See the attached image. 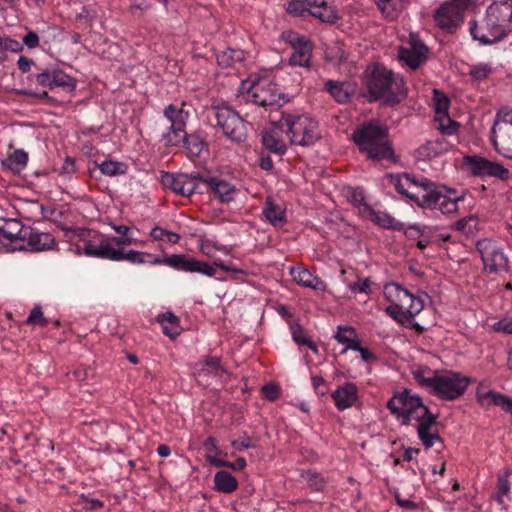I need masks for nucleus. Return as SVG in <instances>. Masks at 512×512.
<instances>
[{"instance_id": "1", "label": "nucleus", "mask_w": 512, "mask_h": 512, "mask_svg": "<svg viewBox=\"0 0 512 512\" xmlns=\"http://www.w3.org/2000/svg\"><path fill=\"white\" fill-rule=\"evenodd\" d=\"M387 408L398 419L402 418V425H409L412 420L418 422L417 434L426 449L436 442L443 444L436 426L438 414L430 412L423 404L421 397L413 394L410 389L396 392L387 402Z\"/></svg>"}, {"instance_id": "2", "label": "nucleus", "mask_w": 512, "mask_h": 512, "mask_svg": "<svg viewBox=\"0 0 512 512\" xmlns=\"http://www.w3.org/2000/svg\"><path fill=\"white\" fill-rule=\"evenodd\" d=\"M366 76L370 101L383 99L385 105L394 106L407 95L403 80L396 78L392 71L382 65L376 64L368 67Z\"/></svg>"}, {"instance_id": "3", "label": "nucleus", "mask_w": 512, "mask_h": 512, "mask_svg": "<svg viewBox=\"0 0 512 512\" xmlns=\"http://www.w3.org/2000/svg\"><path fill=\"white\" fill-rule=\"evenodd\" d=\"M385 127L369 123L354 131L352 139L362 153L372 160H389L398 162V156L387 139Z\"/></svg>"}, {"instance_id": "4", "label": "nucleus", "mask_w": 512, "mask_h": 512, "mask_svg": "<svg viewBox=\"0 0 512 512\" xmlns=\"http://www.w3.org/2000/svg\"><path fill=\"white\" fill-rule=\"evenodd\" d=\"M206 113L210 124L220 128L223 135L232 142L241 143L247 139L249 123L226 102L212 104Z\"/></svg>"}, {"instance_id": "5", "label": "nucleus", "mask_w": 512, "mask_h": 512, "mask_svg": "<svg viewBox=\"0 0 512 512\" xmlns=\"http://www.w3.org/2000/svg\"><path fill=\"white\" fill-rule=\"evenodd\" d=\"M271 123H277L279 129L286 128L292 145L310 146L321 139L318 122L305 115L281 112L280 119L271 118Z\"/></svg>"}, {"instance_id": "6", "label": "nucleus", "mask_w": 512, "mask_h": 512, "mask_svg": "<svg viewBox=\"0 0 512 512\" xmlns=\"http://www.w3.org/2000/svg\"><path fill=\"white\" fill-rule=\"evenodd\" d=\"M476 250L480 254L484 272L499 274L510 271L507 255L494 241L487 238L478 240Z\"/></svg>"}, {"instance_id": "7", "label": "nucleus", "mask_w": 512, "mask_h": 512, "mask_svg": "<svg viewBox=\"0 0 512 512\" xmlns=\"http://www.w3.org/2000/svg\"><path fill=\"white\" fill-rule=\"evenodd\" d=\"M472 380L460 373L444 371L436 374L433 394L441 399L452 401L464 394Z\"/></svg>"}, {"instance_id": "8", "label": "nucleus", "mask_w": 512, "mask_h": 512, "mask_svg": "<svg viewBox=\"0 0 512 512\" xmlns=\"http://www.w3.org/2000/svg\"><path fill=\"white\" fill-rule=\"evenodd\" d=\"M248 94L254 104L264 108L270 107L272 110L288 101L278 85L266 79L253 83Z\"/></svg>"}, {"instance_id": "9", "label": "nucleus", "mask_w": 512, "mask_h": 512, "mask_svg": "<svg viewBox=\"0 0 512 512\" xmlns=\"http://www.w3.org/2000/svg\"><path fill=\"white\" fill-rule=\"evenodd\" d=\"M473 5V0H450L435 12L434 19L442 30L452 32L463 22V13Z\"/></svg>"}, {"instance_id": "10", "label": "nucleus", "mask_w": 512, "mask_h": 512, "mask_svg": "<svg viewBox=\"0 0 512 512\" xmlns=\"http://www.w3.org/2000/svg\"><path fill=\"white\" fill-rule=\"evenodd\" d=\"M384 295L390 304L408 312V316H416L424 305L420 298L415 297L407 289L397 283H389L384 287Z\"/></svg>"}, {"instance_id": "11", "label": "nucleus", "mask_w": 512, "mask_h": 512, "mask_svg": "<svg viewBox=\"0 0 512 512\" xmlns=\"http://www.w3.org/2000/svg\"><path fill=\"white\" fill-rule=\"evenodd\" d=\"M148 262L151 264H165L177 270L198 272L207 276H213L216 273V269L208 262L199 261L184 254H173L164 258L154 256Z\"/></svg>"}, {"instance_id": "12", "label": "nucleus", "mask_w": 512, "mask_h": 512, "mask_svg": "<svg viewBox=\"0 0 512 512\" xmlns=\"http://www.w3.org/2000/svg\"><path fill=\"white\" fill-rule=\"evenodd\" d=\"M25 228L14 219L0 221V249L5 252L23 251L25 242Z\"/></svg>"}, {"instance_id": "13", "label": "nucleus", "mask_w": 512, "mask_h": 512, "mask_svg": "<svg viewBox=\"0 0 512 512\" xmlns=\"http://www.w3.org/2000/svg\"><path fill=\"white\" fill-rule=\"evenodd\" d=\"M403 178L406 180L407 186L410 188L408 198L420 207L432 208V198L436 192V185L427 178L416 179L415 175L404 173Z\"/></svg>"}, {"instance_id": "14", "label": "nucleus", "mask_w": 512, "mask_h": 512, "mask_svg": "<svg viewBox=\"0 0 512 512\" xmlns=\"http://www.w3.org/2000/svg\"><path fill=\"white\" fill-rule=\"evenodd\" d=\"M488 25L495 26L506 37L512 30V1L495 2L486 11Z\"/></svg>"}, {"instance_id": "15", "label": "nucleus", "mask_w": 512, "mask_h": 512, "mask_svg": "<svg viewBox=\"0 0 512 512\" xmlns=\"http://www.w3.org/2000/svg\"><path fill=\"white\" fill-rule=\"evenodd\" d=\"M409 45V48L400 47L398 56L401 61L415 70L427 60L428 48L412 34L410 35Z\"/></svg>"}, {"instance_id": "16", "label": "nucleus", "mask_w": 512, "mask_h": 512, "mask_svg": "<svg viewBox=\"0 0 512 512\" xmlns=\"http://www.w3.org/2000/svg\"><path fill=\"white\" fill-rule=\"evenodd\" d=\"M204 193H213L221 202H230L234 199L236 193L235 187L229 182L218 177L205 174L203 179Z\"/></svg>"}, {"instance_id": "17", "label": "nucleus", "mask_w": 512, "mask_h": 512, "mask_svg": "<svg viewBox=\"0 0 512 512\" xmlns=\"http://www.w3.org/2000/svg\"><path fill=\"white\" fill-rule=\"evenodd\" d=\"M194 374L197 380L200 382L206 381L210 376L221 378L224 374H228V371L223 366L220 357L207 355L204 357L203 361L196 364V370Z\"/></svg>"}, {"instance_id": "18", "label": "nucleus", "mask_w": 512, "mask_h": 512, "mask_svg": "<svg viewBox=\"0 0 512 512\" xmlns=\"http://www.w3.org/2000/svg\"><path fill=\"white\" fill-rule=\"evenodd\" d=\"M470 33L473 39L480 41L484 45L493 44L505 38L504 34L495 26L488 25V19L485 18L480 24L474 22L470 25Z\"/></svg>"}, {"instance_id": "19", "label": "nucleus", "mask_w": 512, "mask_h": 512, "mask_svg": "<svg viewBox=\"0 0 512 512\" xmlns=\"http://www.w3.org/2000/svg\"><path fill=\"white\" fill-rule=\"evenodd\" d=\"M110 239H104L99 246H95L91 241L85 242L83 251L88 256L109 259L113 261H122L121 249H116Z\"/></svg>"}, {"instance_id": "20", "label": "nucleus", "mask_w": 512, "mask_h": 512, "mask_svg": "<svg viewBox=\"0 0 512 512\" xmlns=\"http://www.w3.org/2000/svg\"><path fill=\"white\" fill-rule=\"evenodd\" d=\"M25 242L23 250L44 251L51 249L55 245V238L50 233L33 231L31 228H25Z\"/></svg>"}, {"instance_id": "21", "label": "nucleus", "mask_w": 512, "mask_h": 512, "mask_svg": "<svg viewBox=\"0 0 512 512\" xmlns=\"http://www.w3.org/2000/svg\"><path fill=\"white\" fill-rule=\"evenodd\" d=\"M332 398L339 410H345L357 401L358 388L354 383L347 382L332 393Z\"/></svg>"}, {"instance_id": "22", "label": "nucleus", "mask_w": 512, "mask_h": 512, "mask_svg": "<svg viewBox=\"0 0 512 512\" xmlns=\"http://www.w3.org/2000/svg\"><path fill=\"white\" fill-rule=\"evenodd\" d=\"M275 127L270 130H264L261 134L262 138V144L271 153H275L277 155H283L285 154L287 150V146L282 139L280 130L278 128L277 123H272Z\"/></svg>"}, {"instance_id": "23", "label": "nucleus", "mask_w": 512, "mask_h": 512, "mask_svg": "<svg viewBox=\"0 0 512 512\" xmlns=\"http://www.w3.org/2000/svg\"><path fill=\"white\" fill-rule=\"evenodd\" d=\"M478 402L483 407L498 406L512 415V398L495 391L478 395Z\"/></svg>"}, {"instance_id": "24", "label": "nucleus", "mask_w": 512, "mask_h": 512, "mask_svg": "<svg viewBox=\"0 0 512 512\" xmlns=\"http://www.w3.org/2000/svg\"><path fill=\"white\" fill-rule=\"evenodd\" d=\"M290 274L296 283L304 287L312 289H321L324 286L323 281L320 280L318 277L313 276L306 268L292 267L290 269Z\"/></svg>"}, {"instance_id": "25", "label": "nucleus", "mask_w": 512, "mask_h": 512, "mask_svg": "<svg viewBox=\"0 0 512 512\" xmlns=\"http://www.w3.org/2000/svg\"><path fill=\"white\" fill-rule=\"evenodd\" d=\"M407 4L408 0H376L379 10L390 20L396 19Z\"/></svg>"}, {"instance_id": "26", "label": "nucleus", "mask_w": 512, "mask_h": 512, "mask_svg": "<svg viewBox=\"0 0 512 512\" xmlns=\"http://www.w3.org/2000/svg\"><path fill=\"white\" fill-rule=\"evenodd\" d=\"M370 219L376 223L381 228L385 229H391L400 231L404 228V224L397 219H395L393 216H391L389 213L385 211H376L371 209L369 212Z\"/></svg>"}, {"instance_id": "27", "label": "nucleus", "mask_w": 512, "mask_h": 512, "mask_svg": "<svg viewBox=\"0 0 512 512\" xmlns=\"http://www.w3.org/2000/svg\"><path fill=\"white\" fill-rule=\"evenodd\" d=\"M238 487L237 479L227 471H218L214 475V489L222 493H232Z\"/></svg>"}, {"instance_id": "28", "label": "nucleus", "mask_w": 512, "mask_h": 512, "mask_svg": "<svg viewBox=\"0 0 512 512\" xmlns=\"http://www.w3.org/2000/svg\"><path fill=\"white\" fill-rule=\"evenodd\" d=\"M294 52L289 58V63L293 66L309 67L312 56L311 42H302V45L293 49Z\"/></svg>"}, {"instance_id": "29", "label": "nucleus", "mask_w": 512, "mask_h": 512, "mask_svg": "<svg viewBox=\"0 0 512 512\" xmlns=\"http://www.w3.org/2000/svg\"><path fill=\"white\" fill-rule=\"evenodd\" d=\"M203 179H205V174H201L199 172L187 174V179H185V184L183 186V193H180V195L190 197L194 193L203 194L205 191Z\"/></svg>"}, {"instance_id": "30", "label": "nucleus", "mask_w": 512, "mask_h": 512, "mask_svg": "<svg viewBox=\"0 0 512 512\" xmlns=\"http://www.w3.org/2000/svg\"><path fill=\"white\" fill-rule=\"evenodd\" d=\"M432 208L438 206L439 210L444 214L455 213L458 210V201L463 200V196L451 198L441 194L436 190L432 198Z\"/></svg>"}, {"instance_id": "31", "label": "nucleus", "mask_w": 512, "mask_h": 512, "mask_svg": "<svg viewBox=\"0 0 512 512\" xmlns=\"http://www.w3.org/2000/svg\"><path fill=\"white\" fill-rule=\"evenodd\" d=\"M263 214L274 226H282L286 222L285 210L267 198Z\"/></svg>"}, {"instance_id": "32", "label": "nucleus", "mask_w": 512, "mask_h": 512, "mask_svg": "<svg viewBox=\"0 0 512 512\" xmlns=\"http://www.w3.org/2000/svg\"><path fill=\"white\" fill-rule=\"evenodd\" d=\"M313 7L314 9L310 11V15L318 18L322 22L334 24L339 20V16L334 8L328 6L324 0H321V2L318 1Z\"/></svg>"}, {"instance_id": "33", "label": "nucleus", "mask_w": 512, "mask_h": 512, "mask_svg": "<svg viewBox=\"0 0 512 512\" xmlns=\"http://www.w3.org/2000/svg\"><path fill=\"white\" fill-rule=\"evenodd\" d=\"M185 179H187L186 173H169L164 172L161 175V183L165 188L170 189L176 194L180 195L183 193V186L185 184Z\"/></svg>"}, {"instance_id": "34", "label": "nucleus", "mask_w": 512, "mask_h": 512, "mask_svg": "<svg viewBox=\"0 0 512 512\" xmlns=\"http://www.w3.org/2000/svg\"><path fill=\"white\" fill-rule=\"evenodd\" d=\"M185 125H170L167 132L162 134L166 146L177 147L184 143L186 138Z\"/></svg>"}, {"instance_id": "35", "label": "nucleus", "mask_w": 512, "mask_h": 512, "mask_svg": "<svg viewBox=\"0 0 512 512\" xmlns=\"http://www.w3.org/2000/svg\"><path fill=\"white\" fill-rule=\"evenodd\" d=\"M158 321L163 327V333L170 338H174L180 334L179 319L172 312L159 315Z\"/></svg>"}, {"instance_id": "36", "label": "nucleus", "mask_w": 512, "mask_h": 512, "mask_svg": "<svg viewBox=\"0 0 512 512\" xmlns=\"http://www.w3.org/2000/svg\"><path fill=\"white\" fill-rule=\"evenodd\" d=\"M183 145L190 157H199L203 149L207 146L205 140L198 132L187 134Z\"/></svg>"}, {"instance_id": "37", "label": "nucleus", "mask_w": 512, "mask_h": 512, "mask_svg": "<svg viewBox=\"0 0 512 512\" xmlns=\"http://www.w3.org/2000/svg\"><path fill=\"white\" fill-rule=\"evenodd\" d=\"M335 338L346 346L345 350L358 349L359 340L356 338V331L350 326H339Z\"/></svg>"}, {"instance_id": "38", "label": "nucleus", "mask_w": 512, "mask_h": 512, "mask_svg": "<svg viewBox=\"0 0 512 512\" xmlns=\"http://www.w3.org/2000/svg\"><path fill=\"white\" fill-rule=\"evenodd\" d=\"M483 177H496L500 180L509 179L510 172L502 164L485 159Z\"/></svg>"}, {"instance_id": "39", "label": "nucleus", "mask_w": 512, "mask_h": 512, "mask_svg": "<svg viewBox=\"0 0 512 512\" xmlns=\"http://www.w3.org/2000/svg\"><path fill=\"white\" fill-rule=\"evenodd\" d=\"M164 116L167 118L170 125H186L188 112L184 111L182 107L178 108L176 105L170 104L165 108Z\"/></svg>"}, {"instance_id": "40", "label": "nucleus", "mask_w": 512, "mask_h": 512, "mask_svg": "<svg viewBox=\"0 0 512 512\" xmlns=\"http://www.w3.org/2000/svg\"><path fill=\"white\" fill-rule=\"evenodd\" d=\"M325 89L337 102L346 103L349 101L350 94L344 89V84L342 82L328 80L325 83Z\"/></svg>"}, {"instance_id": "41", "label": "nucleus", "mask_w": 512, "mask_h": 512, "mask_svg": "<svg viewBox=\"0 0 512 512\" xmlns=\"http://www.w3.org/2000/svg\"><path fill=\"white\" fill-rule=\"evenodd\" d=\"M53 88L61 87L65 91H73L76 87V80L65 74L60 69L53 70V80H52Z\"/></svg>"}, {"instance_id": "42", "label": "nucleus", "mask_w": 512, "mask_h": 512, "mask_svg": "<svg viewBox=\"0 0 512 512\" xmlns=\"http://www.w3.org/2000/svg\"><path fill=\"white\" fill-rule=\"evenodd\" d=\"M484 157L478 156V155H465L463 157V165L466 166L470 173L473 176L483 177V171H484V164L485 162Z\"/></svg>"}, {"instance_id": "43", "label": "nucleus", "mask_w": 512, "mask_h": 512, "mask_svg": "<svg viewBox=\"0 0 512 512\" xmlns=\"http://www.w3.org/2000/svg\"><path fill=\"white\" fill-rule=\"evenodd\" d=\"M442 148L439 147V144L437 142L427 141L425 144L420 146L417 150V156L421 160H429L432 158H435L444 152L441 150Z\"/></svg>"}, {"instance_id": "44", "label": "nucleus", "mask_w": 512, "mask_h": 512, "mask_svg": "<svg viewBox=\"0 0 512 512\" xmlns=\"http://www.w3.org/2000/svg\"><path fill=\"white\" fill-rule=\"evenodd\" d=\"M434 121L438 123V129L442 134L454 135L458 132L460 124L451 119L449 114L443 116H435Z\"/></svg>"}, {"instance_id": "45", "label": "nucleus", "mask_w": 512, "mask_h": 512, "mask_svg": "<svg viewBox=\"0 0 512 512\" xmlns=\"http://www.w3.org/2000/svg\"><path fill=\"white\" fill-rule=\"evenodd\" d=\"M244 59V54L241 50L229 49L220 53L217 56V62L224 67L232 66L235 62H241Z\"/></svg>"}, {"instance_id": "46", "label": "nucleus", "mask_w": 512, "mask_h": 512, "mask_svg": "<svg viewBox=\"0 0 512 512\" xmlns=\"http://www.w3.org/2000/svg\"><path fill=\"white\" fill-rule=\"evenodd\" d=\"M511 472V469L507 467L505 468L503 474L498 475L497 492L495 499L499 504L503 503V496L507 495L510 490V483L508 478L510 477Z\"/></svg>"}, {"instance_id": "47", "label": "nucleus", "mask_w": 512, "mask_h": 512, "mask_svg": "<svg viewBox=\"0 0 512 512\" xmlns=\"http://www.w3.org/2000/svg\"><path fill=\"white\" fill-rule=\"evenodd\" d=\"M430 372V369L425 367V368H419L415 371L412 372L413 374V377L414 379L417 381V383L422 386V387H426V388H431L432 390L434 389V386H435V382H436V374H438V372H433V375L432 376H425L426 373H429Z\"/></svg>"}, {"instance_id": "48", "label": "nucleus", "mask_w": 512, "mask_h": 512, "mask_svg": "<svg viewBox=\"0 0 512 512\" xmlns=\"http://www.w3.org/2000/svg\"><path fill=\"white\" fill-rule=\"evenodd\" d=\"M454 228L466 235L473 234L478 230V219L475 216H468L458 220Z\"/></svg>"}, {"instance_id": "49", "label": "nucleus", "mask_w": 512, "mask_h": 512, "mask_svg": "<svg viewBox=\"0 0 512 512\" xmlns=\"http://www.w3.org/2000/svg\"><path fill=\"white\" fill-rule=\"evenodd\" d=\"M98 167L102 174L107 176L124 174L126 171L125 164L111 160L102 162Z\"/></svg>"}, {"instance_id": "50", "label": "nucleus", "mask_w": 512, "mask_h": 512, "mask_svg": "<svg viewBox=\"0 0 512 512\" xmlns=\"http://www.w3.org/2000/svg\"><path fill=\"white\" fill-rule=\"evenodd\" d=\"M435 116H443L448 114L450 100L441 91L434 90Z\"/></svg>"}, {"instance_id": "51", "label": "nucleus", "mask_w": 512, "mask_h": 512, "mask_svg": "<svg viewBox=\"0 0 512 512\" xmlns=\"http://www.w3.org/2000/svg\"><path fill=\"white\" fill-rule=\"evenodd\" d=\"M326 60L333 63L334 65L344 64L348 56L340 46L331 47L325 52Z\"/></svg>"}, {"instance_id": "52", "label": "nucleus", "mask_w": 512, "mask_h": 512, "mask_svg": "<svg viewBox=\"0 0 512 512\" xmlns=\"http://www.w3.org/2000/svg\"><path fill=\"white\" fill-rule=\"evenodd\" d=\"M311 8L302 2V0H291L288 3L286 12L294 17H303L306 13L310 14Z\"/></svg>"}, {"instance_id": "53", "label": "nucleus", "mask_w": 512, "mask_h": 512, "mask_svg": "<svg viewBox=\"0 0 512 512\" xmlns=\"http://www.w3.org/2000/svg\"><path fill=\"white\" fill-rule=\"evenodd\" d=\"M385 312L394 320L399 322L400 324H405L407 322H410L412 318L415 316H408V312L405 310H400L395 305L390 304L386 309Z\"/></svg>"}, {"instance_id": "54", "label": "nucleus", "mask_w": 512, "mask_h": 512, "mask_svg": "<svg viewBox=\"0 0 512 512\" xmlns=\"http://www.w3.org/2000/svg\"><path fill=\"white\" fill-rule=\"evenodd\" d=\"M293 340L299 345L308 346L313 352L317 353V346L308 337L305 336L304 330L298 326L292 330Z\"/></svg>"}, {"instance_id": "55", "label": "nucleus", "mask_w": 512, "mask_h": 512, "mask_svg": "<svg viewBox=\"0 0 512 512\" xmlns=\"http://www.w3.org/2000/svg\"><path fill=\"white\" fill-rule=\"evenodd\" d=\"M26 323L30 325H39L41 327H44L48 324V320L44 317L41 307L39 305H36L31 310Z\"/></svg>"}, {"instance_id": "56", "label": "nucleus", "mask_w": 512, "mask_h": 512, "mask_svg": "<svg viewBox=\"0 0 512 512\" xmlns=\"http://www.w3.org/2000/svg\"><path fill=\"white\" fill-rule=\"evenodd\" d=\"M302 477L307 480L309 486L314 491H320L324 486V481L320 475L314 471L308 470L302 473Z\"/></svg>"}, {"instance_id": "57", "label": "nucleus", "mask_w": 512, "mask_h": 512, "mask_svg": "<svg viewBox=\"0 0 512 512\" xmlns=\"http://www.w3.org/2000/svg\"><path fill=\"white\" fill-rule=\"evenodd\" d=\"M387 177L390 179L391 183L394 184L397 192L408 198L410 188L407 186L406 180L403 178V174L402 175L389 174V175H387Z\"/></svg>"}, {"instance_id": "58", "label": "nucleus", "mask_w": 512, "mask_h": 512, "mask_svg": "<svg viewBox=\"0 0 512 512\" xmlns=\"http://www.w3.org/2000/svg\"><path fill=\"white\" fill-rule=\"evenodd\" d=\"M121 256L122 260H127L132 263H145L146 261L143 258L144 256H148L150 259H153L154 257V255L152 254L138 252L134 250H130L127 253H125L123 249H121Z\"/></svg>"}, {"instance_id": "59", "label": "nucleus", "mask_w": 512, "mask_h": 512, "mask_svg": "<svg viewBox=\"0 0 512 512\" xmlns=\"http://www.w3.org/2000/svg\"><path fill=\"white\" fill-rule=\"evenodd\" d=\"M371 285L372 281L369 278H365L362 281L350 283L348 287L352 293H364L369 295L372 292Z\"/></svg>"}, {"instance_id": "60", "label": "nucleus", "mask_w": 512, "mask_h": 512, "mask_svg": "<svg viewBox=\"0 0 512 512\" xmlns=\"http://www.w3.org/2000/svg\"><path fill=\"white\" fill-rule=\"evenodd\" d=\"M282 38L287 43H289L293 49L302 45V42H309V40H307L305 37L299 36V34L293 32V31L283 32Z\"/></svg>"}, {"instance_id": "61", "label": "nucleus", "mask_w": 512, "mask_h": 512, "mask_svg": "<svg viewBox=\"0 0 512 512\" xmlns=\"http://www.w3.org/2000/svg\"><path fill=\"white\" fill-rule=\"evenodd\" d=\"M490 73H491V67L486 64L473 66L469 72V74L475 80H478V81L487 78Z\"/></svg>"}, {"instance_id": "62", "label": "nucleus", "mask_w": 512, "mask_h": 512, "mask_svg": "<svg viewBox=\"0 0 512 512\" xmlns=\"http://www.w3.org/2000/svg\"><path fill=\"white\" fill-rule=\"evenodd\" d=\"M262 395L269 401H275L280 395V388L276 384H266L261 388Z\"/></svg>"}, {"instance_id": "63", "label": "nucleus", "mask_w": 512, "mask_h": 512, "mask_svg": "<svg viewBox=\"0 0 512 512\" xmlns=\"http://www.w3.org/2000/svg\"><path fill=\"white\" fill-rule=\"evenodd\" d=\"M493 330L496 332H503L505 334H512V319L511 317L503 318L494 323Z\"/></svg>"}, {"instance_id": "64", "label": "nucleus", "mask_w": 512, "mask_h": 512, "mask_svg": "<svg viewBox=\"0 0 512 512\" xmlns=\"http://www.w3.org/2000/svg\"><path fill=\"white\" fill-rule=\"evenodd\" d=\"M8 161L18 166H25L28 161V154L21 149L15 150Z\"/></svg>"}]
</instances>
